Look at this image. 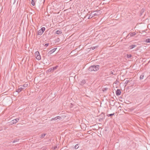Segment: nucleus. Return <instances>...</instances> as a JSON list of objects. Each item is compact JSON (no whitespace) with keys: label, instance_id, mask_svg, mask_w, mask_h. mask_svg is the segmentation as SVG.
Instances as JSON below:
<instances>
[{"label":"nucleus","instance_id":"nucleus-1","mask_svg":"<svg viewBox=\"0 0 150 150\" xmlns=\"http://www.w3.org/2000/svg\"><path fill=\"white\" fill-rule=\"evenodd\" d=\"M28 86V83H25L23 85H20L18 87L17 89H16V91L18 93L20 92L23 90L25 88L27 87Z\"/></svg>","mask_w":150,"mask_h":150},{"label":"nucleus","instance_id":"nucleus-2","mask_svg":"<svg viewBox=\"0 0 150 150\" xmlns=\"http://www.w3.org/2000/svg\"><path fill=\"white\" fill-rule=\"evenodd\" d=\"M105 114L103 113H102L99 116V121H101L105 119Z\"/></svg>","mask_w":150,"mask_h":150},{"label":"nucleus","instance_id":"nucleus-3","mask_svg":"<svg viewBox=\"0 0 150 150\" xmlns=\"http://www.w3.org/2000/svg\"><path fill=\"white\" fill-rule=\"evenodd\" d=\"M58 66H56L55 67H52L50 69H49L47 71L49 72H50L52 71H54V70H56L57 69L58 67Z\"/></svg>","mask_w":150,"mask_h":150},{"label":"nucleus","instance_id":"nucleus-4","mask_svg":"<svg viewBox=\"0 0 150 150\" xmlns=\"http://www.w3.org/2000/svg\"><path fill=\"white\" fill-rule=\"evenodd\" d=\"M93 12L92 11L91 13H90V12H89L86 15L85 17V18L87 17L88 16H89L88 17V19H91L93 17V15L92 14V13Z\"/></svg>","mask_w":150,"mask_h":150},{"label":"nucleus","instance_id":"nucleus-5","mask_svg":"<svg viewBox=\"0 0 150 150\" xmlns=\"http://www.w3.org/2000/svg\"><path fill=\"white\" fill-rule=\"evenodd\" d=\"M93 71H96L99 70L100 68V66L98 65H93Z\"/></svg>","mask_w":150,"mask_h":150},{"label":"nucleus","instance_id":"nucleus-6","mask_svg":"<svg viewBox=\"0 0 150 150\" xmlns=\"http://www.w3.org/2000/svg\"><path fill=\"white\" fill-rule=\"evenodd\" d=\"M96 12V13L93 14V16H98L99 15H100L101 13V11L100 10L97 11H93V12Z\"/></svg>","mask_w":150,"mask_h":150},{"label":"nucleus","instance_id":"nucleus-7","mask_svg":"<svg viewBox=\"0 0 150 150\" xmlns=\"http://www.w3.org/2000/svg\"><path fill=\"white\" fill-rule=\"evenodd\" d=\"M19 119L18 118H17L11 120V124H13L16 123L19 120Z\"/></svg>","mask_w":150,"mask_h":150},{"label":"nucleus","instance_id":"nucleus-8","mask_svg":"<svg viewBox=\"0 0 150 150\" xmlns=\"http://www.w3.org/2000/svg\"><path fill=\"white\" fill-rule=\"evenodd\" d=\"M57 48H54L51 50H50L48 53L47 54H48V56H49L51 54L53 53L56 50Z\"/></svg>","mask_w":150,"mask_h":150},{"label":"nucleus","instance_id":"nucleus-9","mask_svg":"<svg viewBox=\"0 0 150 150\" xmlns=\"http://www.w3.org/2000/svg\"><path fill=\"white\" fill-rule=\"evenodd\" d=\"M136 35V33L135 32L132 33L130 32L129 33L127 36V37L129 35L130 36V37H133V36H135Z\"/></svg>","mask_w":150,"mask_h":150},{"label":"nucleus","instance_id":"nucleus-10","mask_svg":"<svg viewBox=\"0 0 150 150\" xmlns=\"http://www.w3.org/2000/svg\"><path fill=\"white\" fill-rule=\"evenodd\" d=\"M121 91L120 89H117L116 91V94L117 96L120 95L121 93Z\"/></svg>","mask_w":150,"mask_h":150},{"label":"nucleus","instance_id":"nucleus-11","mask_svg":"<svg viewBox=\"0 0 150 150\" xmlns=\"http://www.w3.org/2000/svg\"><path fill=\"white\" fill-rule=\"evenodd\" d=\"M86 83V81L85 80H83L81 81L79 83V84L81 85H83V84Z\"/></svg>","mask_w":150,"mask_h":150},{"label":"nucleus","instance_id":"nucleus-12","mask_svg":"<svg viewBox=\"0 0 150 150\" xmlns=\"http://www.w3.org/2000/svg\"><path fill=\"white\" fill-rule=\"evenodd\" d=\"M55 33L59 35L61 34L62 32L61 30H57L56 31Z\"/></svg>","mask_w":150,"mask_h":150},{"label":"nucleus","instance_id":"nucleus-13","mask_svg":"<svg viewBox=\"0 0 150 150\" xmlns=\"http://www.w3.org/2000/svg\"><path fill=\"white\" fill-rule=\"evenodd\" d=\"M88 70L90 71H93V65L89 67L88 69Z\"/></svg>","mask_w":150,"mask_h":150},{"label":"nucleus","instance_id":"nucleus-14","mask_svg":"<svg viewBox=\"0 0 150 150\" xmlns=\"http://www.w3.org/2000/svg\"><path fill=\"white\" fill-rule=\"evenodd\" d=\"M136 46V45H130L129 46V48L130 49H132Z\"/></svg>","mask_w":150,"mask_h":150},{"label":"nucleus","instance_id":"nucleus-15","mask_svg":"<svg viewBox=\"0 0 150 150\" xmlns=\"http://www.w3.org/2000/svg\"><path fill=\"white\" fill-rule=\"evenodd\" d=\"M47 134H42L40 136V137L41 139H42Z\"/></svg>","mask_w":150,"mask_h":150},{"label":"nucleus","instance_id":"nucleus-16","mask_svg":"<svg viewBox=\"0 0 150 150\" xmlns=\"http://www.w3.org/2000/svg\"><path fill=\"white\" fill-rule=\"evenodd\" d=\"M36 58L37 59L39 60L41 59V57L40 55H39L36 56Z\"/></svg>","mask_w":150,"mask_h":150},{"label":"nucleus","instance_id":"nucleus-17","mask_svg":"<svg viewBox=\"0 0 150 150\" xmlns=\"http://www.w3.org/2000/svg\"><path fill=\"white\" fill-rule=\"evenodd\" d=\"M43 33V32L42 31H41V30H40L38 31V34L39 35H41Z\"/></svg>","mask_w":150,"mask_h":150},{"label":"nucleus","instance_id":"nucleus-18","mask_svg":"<svg viewBox=\"0 0 150 150\" xmlns=\"http://www.w3.org/2000/svg\"><path fill=\"white\" fill-rule=\"evenodd\" d=\"M144 77V74H142L140 76V79L142 80L143 79Z\"/></svg>","mask_w":150,"mask_h":150},{"label":"nucleus","instance_id":"nucleus-19","mask_svg":"<svg viewBox=\"0 0 150 150\" xmlns=\"http://www.w3.org/2000/svg\"><path fill=\"white\" fill-rule=\"evenodd\" d=\"M39 55H40L38 51H37L36 52H35V56H37Z\"/></svg>","mask_w":150,"mask_h":150},{"label":"nucleus","instance_id":"nucleus-20","mask_svg":"<svg viewBox=\"0 0 150 150\" xmlns=\"http://www.w3.org/2000/svg\"><path fill=\"white\" fill-rule=\"evenodd\" d=\"M31 3L33 6H35V0H32Z\"/></svg>","mask_w":150,"mask_h":150},{"label":"nucleus","instance_id":"nucleus-21","mask_svg":"<svg viewBox=\"0 0 150 150\" xmlns=\"http://www.w3.org/2000/svg\"><path fill=\"white\" fill-rule=\"evenodd\" d=\"M114 114H115V113H112V114H107V116L108 117H111V116H112L114 115Z\"/></svg>","mask_w":150,"mask_h":150},{"label":"nucleus","instance_id":"nucleus-22","mask_svg":"<svg viewBox=\"0 0 150 150\" xmlns=\"http://www.w3.org/2000/svg\"><path fill=\"white\" fill-rule=\"evenodd\" d=\"M45 30V28L44 27H42L40 29V30H41V31H42L43 32H44Z\"/></svg>","mask_w":150,"mask_h":150},{"label":"nucleus","instance_id":"nucleus-23","mask_svg":"<svg viewBox=\"0 0 150 150\" xmlns=\"http://www.w3.org/2000/svg\"><path fill=\"white\" fill-rule=\"evenodd\" d=\"M146 43H149L150 42V39L148 38L146 40Z\"/></svg>","mask_w":150,"mask_h":150},{"label":"nucleus","instance_id":"nucleus-24","mask_svg":"<svg viewBox=\"0 0 150 150\" xmlns=\"http://www.w3.org/2000/svg\"><path fill=\"white\" fill-rule=\"evenodd\" d=\"M57 120V117H55L53 118H52L50 120L51 121H52V120Z\"/></svg>","mask_w":150,"mask_h":150},{"label":"nucleus","instance_id":"nucleus-25","mask_svg":"<svg viewBox=\"0 0 150 150\" xmlns=\"http://www.w3.org/2000/svg\"><path fill=\"white\" fill-rule=\"evenodd\" d=\"M132 57V55L131 54H127V57L128 58H130Z\"/></svg>","mask_w":150,"mask_h":150},{"label":"nucleus","instance_id":"nucleus-26","mask_svg":"<svg viewBox=\"0 0 150 150\" xmlns=\"http://www.w3.org/2000/svg\"><path fill=\"white\" fill-rule=\"evenodd\" d=\"M78 147H79V146H78V144H76V145H75L74 148H75V149H77L78 148Z\"/></svg>","mask_w":150,"mask_h":150},{"label":"nucleus","instance_id":"nucleus-27","mask_svg":"<svg viewBox=\"0 0 150 150\" xmlns=\"http://www.w3.org/2000/svg\"><path fill=\"white\" fill-rule=\"evenodd\" d=\"M144 9L142 8L141 11V14H142V13H143L144 12Z\"/></svg>","mask_w":150,"mask_h":150},{"label":"nucleus","instance_id":"nucleus-28","mask_svg":"<svg viewBox=\"0 0 150 150\" xmlns=\"http://www.w3.org/2000/svg\"><path fill=\"white\" fill-rule=\"evenodd\" d=\"M49 45V43H46V44H45V45H44V46L45 47H47Z\"/></svg>","mask_w":150,"mask_h":150},{"label":"nucleus","instance_id":"nucleus-29","mask_svg":"<svg viewBox=\"0 0 150 150\" xmlns=\"http://www.w3.org/2000/svg\"><path fill=\"white\" fill-rule=\"evenodd\" d=\"M18 139H16V140H13V143H15V142L18 141Z\"/></svg>","mask_w":150,"mask_h":150},{"label":"nucleus","instance_id":"nucleus-30","mask_svg":"<svg viewBox=\"0 0 150 150\" xmlns=\"http://www.w3.org/2000/svg\"><path fill=\"white\" fill-rule=\"evenodd\" d=\"M56 117H57V119H61V117L60 116H57Z\"/></svg>","mask_w":150,"mask_h":150},{"label":"nucleus","instance_id":"nucleus-31","mask_svg":"<svg viewBox=\"0 0 150 150\" xmlns=\"http://www.w3.org/2000/svg\"><path fill=\"white\" fill-rule=\"evenodd\" d=\"M129 82V81L128 80H126L125 81V83L126 84H127Z\"/></svg>","mask_w":150,"mask_h":150},{"label":"nucleus","instance_id":"nucleus-32","mask_svg":"<svg viewBox=\"0 0 150 150\" xmlns=\"http://www.w3.org/2000/svg\"><path fill=\"white\" fill-rule=\"evenodd\" d=\"M96 47H93L92 48V49L93 50L94 49H95V48H96Z\"/></svg>","mask_w":150,"mask_h":150},{"label":"nucleus","instance_id":"nucleus-33","mask_svg":"<svg viewBox=\"0 0 150 150\" xmlns=\"http://www.w3.org/2000/svg\"><path fill=\"white\" fill-rule=\"evenodd\" d=\"M110 74H113V72H112V71H111L110 72Z\"/></svg>","mask_w":150,"mask_h":150},{"label":"nucleus","instance_id":"nucleus-34","mask_svg":"<svg viewBox=\"0 0 150 150\" xmlns=\"http://www.w3.org/2000/svg\"><path fill=\"white\" fill-rule=\"evenodd\" d=\"M16 0H14V4L16 2Z\"/></svg>","mask_w":150,"mask_h":150},{"label":"nucleus","instance_id":"nucleus-35","mask_svg":"<svg viewBox=\"0 0 150 150\" xmlns=\"http://www.w3.org/2000/svg\"><path fill=\"white\" fill-rule=\"evenodd\" d=\"M107 89H108L107 88H105L104 90L105 91H106V90H107Z\"/></svg>","mask_w":150,"mask_h":150}]
</instances>
